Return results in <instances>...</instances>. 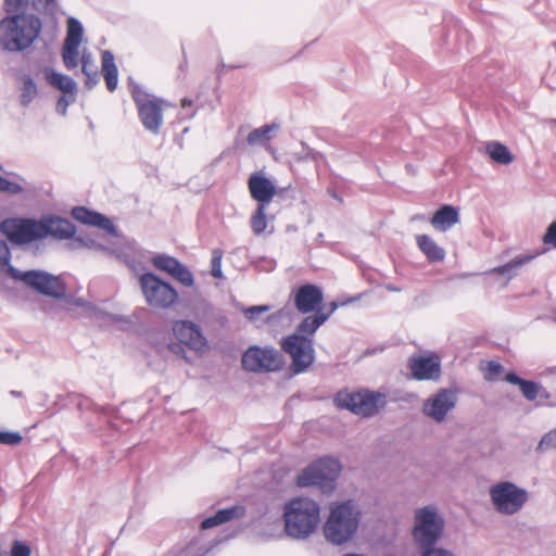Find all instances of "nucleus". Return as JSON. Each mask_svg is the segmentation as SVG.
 <instances>
[{
	"instance_id": "nucleus-48",
	"label": "nucleus",
	"mask_w": 556,
	"mask_h": 556,
	"mask_svg": "<svg viewBox=\"0 0 556 556\" xmlns=\"http://www.w3.org/2000/svg\"><path fill=\"white\" fill-rule=\"evenodd\" d=\"M102 75L105 79L108 90L110 92L115 91L118 85V68L116 67L110 71H105L102 73Z\"/></svg>"
},
{
	"instance_id": "nucleus-8",
	"label": "nucleus",
	"mask_w": 556,
	"mask_h": 556,
	"mask_svg": "<svg viewBox=\"0 0 556 556\" xmlns=\"http://www.w3.org/2000/svg\"><path fill=\"white\" fill-rule=\"evenodd\" d=\"M445 520L434 505H426L415 511L412 536L417 548L437 544L443 536Z\"/></svg>"
},
{
	"instance_id": "nucleus-16",
	"label": "nucleus",
	"mask_w": 556,
	"mask_h": 556,
	"mask_svg": "<svg viewBox=\"0 0 556 556\" xmlns=\"http://www.w3.org/2000/svg\"><path fill=\"white\" fill-rule=\"evenodd\" d=\"M408 368L417 381H437L441 377V358L437 354L414 355L408 359Z\"/></svg>"
},
{
	"instance_id": "nucleus-3",
	"label": "nucleus",
	"mask_w": 556,
	"mask_h": 556,
	"mask_svg": "<svg viewBox=\"0 0 556 556\" xmlns=\"http://www.w3.org/2000/svg\"><path fill=\"white\" fill-rule=\"evenodd\" d=\"M42 21L30 12L7 14L0 20V47L7 52H24L40 37Z\"/></svg>"
},
{
	"instance_id": "nucleus-24",
	"label": "nucleus",
	"mask_w": 556,
	"mask_h": 556,
	"mask_svg": "<svg viewBox=\"0 0 556 556\" xmlns=\"http://www.w3.org/2000/svg\"><path fill=\"white\" fill-rule=\"evenodd\" d=\"M418 249L422 252L430 263L443 262L445 258V250L438 245L429 235H418L416 237Z\"/></svg>"
},
{
	"instance_id": "nucleus-32",
	"label": "nucleus",
	"mask_w": 556,
	"mask_h": 556,
	"mask_svg": "<svg viewBox=\"0 0 556 556\" xmlns=\"http://www.w3.org/2000/svg\"><path fill=\"white\" fill-rule=\"evenodd\" d=\"M79 47L80 45H73L63 42L61 55L63 59L64 66L71 71L77 67L79 63Z\"/></svg>"
},
{
	"instance_id": "nucleus-46",
	"label": "nucleus",
	"mask_w": 556,
	"mask_h": 556,
	"mask_svg": "<svg viewBox=\"0 0 556 556\" xmlns=\"http://www.w3.org/2000/svg\"><path fill=\"white\" fill-rule=\"evenodd\" d=\"M270 309V305L264 304V305H252L247 308H244L243 314L244 316L251 320H256L262 314L268 312Z\"/></svg>"
},
{
	"instance_id": "nucleus-62",
	"label": "nucleus",
	"mask_w": 556,
	"mask_h": 556,
	"mask_svg": "<svg viewBox=\"0 0 556 556\" xmlns=\"http://www.w3.org/2000/svg\"><path fill=\"white\" fill-rule=\"evenodd\" d=\"M280 316H281V311L277 312L275 314H271L266 317V323L270 324V323L275 321L276 319H278Z\"/></svg>"
},
{
	"instance_id": "nucleus-64",
	"label": "nucleus",
	"mask_w": 556,
	"mask_h": 556,
	"mask_svg": "<svg viewBox=\"0 0 556 556\" xmlns=\"http://www.w3.org/2000/svg\"><path fill=\"white\" fill-rule=\"evenodd\" d=\"M165 556H187V549L182 548L177 552L168 553Z\"/></svg>"
},
{
	"instance_id": "nucleus-61",
	"label": "nucleus",
	"mask_w": 556,
	"mask_h": 556,
	"mask_svg": "<svg viewBox=\"0 0 556 556\" xmlns=\"http://www.w3.org/2000/svg\"><path fill=\"white\" fill-rule=\"evenodd\" d=\"M74 304H75L76 306L86 307V308H88L89 311H90V306H92V304H90V303L86 302L85 300H83V299H80V298L76 299V300L74 301Z\"/></svg>"
},
{
	"instance_id": "nucleus-43",
	"label": "nucleus",
	"mask_w": 556,
	"mask_h": 556,
	"mask_svg": "<svg viewBox=\"0 0 556 556\" xmlns=\"http://www.w3.org/2000/svg\"><path fill=\"white\" fill-rule=\"evenodd\" d=\"M222 258H223V251L220 249H214L212 252V260H211V275L217 279H222L224 277V274L222 270Z\"/></svg>"
},
{
	"instance_id": "nucleus-57",
	"label": "nucleus",
	"mask_w": 556,
	"mask_h": 556,
	"mask_svg": "<svg viewBox=\"0 0 556 556\" xmlns=\"http://www.w3.org/2000/svg\"><path fill=\"white\" fill-rule=\"evenodd\" d=\"M303 147V154H301L298 160L306 161V160H314L315 159V152L304 142L301 143Z\"/></svg>"
},
{
	"instance_id": "nucleus-39",
	"label": "nucleus",
	"mask_w": 556,
	"mask_h": 556,
	"mask_svg": "<svg viewBox=\"0 0 556 556\" xmlns=\"http://www.w3.org/2000/svg\"><path fill=\"white\" fill-rule=\"evenodd\" d=\"M31 5V0H3V11L5 14L27 12V9Z\"/></svg>"
},
{
	"instance_id": "nucleus-13",
	"label": "nucleus",
	"mask_w": 556,
	"mask_h": 556,
	"mask_svg": "<svg viewBox=\"0 0 556 556\" xmlns=\"http://www.w3.org/2000/svg\"><path fill=\"white\" fill-rule=\"evenodd\" d=\"M490 497L498 514L511 516L523 508L529 500V493L511 481H500L491 485Z\"/></svg>"
},
{
	"instance_id": "nucleus-36",
	"label": "nucleus",
	"mask_w": 556,
	"mask_h": 556,
	"mask_svg": "<svg viewBox=\"0 0 556 556\" xmlns=\"http://www.w3.org/2000/svg\"><path fill=\"white\" fill-rule=\"evenodd\" d=\"M31 8L37 12H43L45 15L54 17L58 9V0H31Z\"/></svg>"
},
{
	"instance_id": "nucleus-47",
	"label": "nucleus",
	"mask_w": 556,
	"mask_h": 556,
	"mask_svg": "<svg viewBox=\"0 0 556 556\" xmlns=\"http://www.w3.org/2000/svg\"><path fill=\"white\" fill-rule=\"evenodd\" d=\"M11 556H30L31 548L30 546L21 540H15L11 546Z\"/></svg>"
},
{
	"instance_id": "nucleus-50",
	"label": "nucleus",
	"mask_w": 556,
	"mask_h": 556,
	"mask_svg": "<svg viewBox=\"0 0 556 556\" xmlns=\"http://www.w3.org/2000/svg\"><path fill=\"white\" fill-rule=\"evenodd\" d=\"M193 101L188 98L181 100V112L179 113L181 119L192 118L197 114V110H191Z\"/></svg>"
},
{
	"instance_id": "nucleus-18",
	"label": "nucleus",
	"mask_w": 556,
	"mask_h": 556,
	"mask_svg": "<svg viewBox=\"0 0 556 556\" xmlns=\"http://www.w3.org/2000/svg\"><path fill=\"white\" fill-rule=\"evenodd\" d=\"M176 339L191 350L199 351L206 344L200 326L191 320H179L173 326Z\"/></svg>"
},
{
	"instance_id": "nucleus-63",
	"label": "nucleus",
	"mask_w": 556,
	"mask_h": 556,
	"mask_svg": "<svg viewBox=\"0 0 556 556\" xmlns=\"http://www.w3.org/2000/svg\"><path fill=\"white\" fill-rule=\"evenodd\" d=\"M238 67H239L238 65H227L225 63H222L220 67L218 70V74H222L226 70H232V68H238Z\"/></svg>"
},
{
	"instance_id": "nucleus-54",
	"label": "nucleus",
	"mask_w": 556,
	"mask_h": 556,
	"mask_svg": "<svg viewBox=\"0 0 556 556\" xmlns=\"http://www.w3.org/2000/svg\"><path fill=\"white\" fill-rule=\"evenodd\" d=\"M275 197H277L281 200H286V199L294 200L295 191L291 185H288L287 187H280V188L277 187V194Z\"/></svg>"
},
{
	"instance_id": "nucleus-21",
	"label": "nucleus",
	"mask_w": 556,
	"mask_h": 556,
	"mask_svg": "<svg viewBox=\"0 0 556 556\" xmlns=\"http://www.w3.org/2000/svg\"><path fill=\"white\" fill-rule=\"evenodd\" d=\"M460 219L459 208L451 204H442L430 218L432 227L439 231H447Z\"/></svg>"
},
{
	"instance_id": "nucleus-28",
	"label": "nucleus",
	"mask_w": 556,
	"mask_h": 556,
	"mask_svg": "<svg viewBox=\"0 0 556 556\" xmlns=\"http://www.w3.org/2000/svg\"><path fill=\"white\" fill-rule=\"evenodd\" d=\"M81 72L86 76V88L88 90L93 89L99 83V74L91 59V54L85 51L81 54Z\"/></svg>"
},
{
	"instance_id": "nucleus-10",
	"label": "nucleus",
	"mask_w": 556,
	"mask_h": 556,
	"mask_svg": "<svg viewBox=\"0 0 556 556\" xmlns=\"http://www.w3.org/2000/svg\"><path fill=\"white\" fill-rule=\"evenodd\" d=\"M280 348L291 358L289 366L291 376L306 372L316 359L314 339L308 336L290 333L281 338Z\"/></svg>"
},
{
	"instance_id": "nucleus-29",
	"label": "nucleus",
	"mask_w": 556,
	"mask_h": 556,
	"mask_svg": "<svg viewBox=\"0 0 556 556\" xmlns=\"http://www.w3.org/2000/svg\"><path fill=\"white\" fill-rule=\"evenodd\" d=\"M279 128V124L271 123L265 124L258 128L253 129L247 137V142L250 146L265 144L271 140L270 132Z\"/></svg>"
},
{
	"instance_id": "nucleus-34",
	"label": "nucleus",
	"mask_w": 556,
	"mask_h": 556,
	"mask_svg": "<svg viewBox=\"0 0 556 556\" xmlns=\"http://www.w3.org/2000/svg\"><path fill=\"white\" fill-rule=\"evenodd\" d=\"M97 214V211L90 210L86 206H74L71 211V215L75 220L87 226H92Z\"/></svg>"
},
{
	"instance_id": "nucleus-27",
	"label": "nucleus",
	"mask_w": 556,
	"mask_h": 556,
	"mask_svg": "<svg viewBox=\"0 0 556 556\" xmlns=\"http://www.w3.org/2000/svg\"><path fill=\"white\" fill-rule=\"evenodd\" d=\"M22 86L20 88V103L23 108L29 106L38 94V87L35 79L29 74H23L18 77Z\"/></svg>"
},
{
	"instance_id": "nucleus-55",
	"label": "nucleus",
	"mask_w": 556,
	"mask_h": 556,
	"mask_svg": "<svg viewBox=\"0 0 556 556\" xmlns=\"http://www.w3.org/2000/svg\"><path fill=\"white\" fill-rule=\"evenodd\" d=\"M504 380L513 386H520L525 378H521L515 370L505 374Z\"/></svg>"
},
{
	"instance_id": "nucleus-59",
	"label": "nucleus",
	"mask_w": 556,
	"mask_h": 556,
	"mask_svg": "<svg viewBox=\"0 0 556 556\" xmlns=\"http://www.w3.org/2000/svg\"><path fill=\"white\" fill-rule=\"evenodd\" d=\"M340 306H341L340 300L332 301L329 304V311L328 312H324V314H329V317H330Z\"/></svg>"
},
{
	"instance_id": "nucleus-2",
	"label": "nucleus",
	"mask_w": 556,
	"mask_h": 556,
	"mask_svg": "<svg viewBox=\"0 0 556 556\" xmlns=\"http://www.w3.org/2000/svg\"><path fill=\"white\" fill-rule=\"evenodd\" d=\"M8 242L12 245L8 239H0V268L3 269L11 279L23 282L26 287L41 295L55 300H70L66 296V283L60 276H55L42 269L22 271L13 266L11 263L12 253Z\"/></svg>"
},
{
	"instance_id": "nucleus-58",
	"label": "nucleus",
	"mask_w": 556,
	"mask_h": 556,
	"mask_svg": "<svg viewBox=\"0 0 556 556\" xmlns=\"http://www.w3.org/2000/svg\"><path fill=\"white\" fill-rule=\"evenodd\" d=\"M549 397V392L542 384H540V394L538 395L540 404H544V401L548 400Z\"/></svg>"
},
{
	"instance_id": "nucleus-30",
	"label": "nucleus",
	"mask_w": 556,
	"mask_h": 556,
	"mask_svg": "<svg viewBox=\"0 0 556 556\" xmlns=\"http://www.w3.org/2000/svg\"><path fill=\"white\" fill-rule=\"evenodd\" d=\"M84 37V26L81 22L76 17H68L67 20V31L64 39L66 43L81 45Z\"/></svg>"
},
{
	"instance_id": "nucleus-35",
	"label": "nucleus",
	"mask_w": 556,
	"mask_h": 556,
	"mask_svg": "<svg viewBox=\"0 0 556 556\" xmlns=\"http://www.w3.org/2000/svg\"><path fill=\"white\" fill-rule=\"evenodd\" d=\"M170 277H173L174 279H176L186 287H192L194 285L193 274L181 262L177 265Z\"/></svg>"
},
{
	"instance_id": "nucleus-44",
	"label": "nucleus",
	"mask_w": 556,
	"mask_h": 556,
	"mask_svg": "<svg viewBox=\"0 0 556 556\" xmlns=\"http://www.w3.org/2000/svg\"><path fill=\"white\" fill-rule=\"evenodd\" d=\"M23 441V435L18 431L0 430V443L10 446H16Z\"/></svg>"
},
{
	"instance_id": "nucleus-41",
	"label": "nucleus",
	"mask_w": 556,
	"mask_h": 556,
	"mask_svg": "<svg viewBox=\"0 0 556 556\" xmlns=\"http://www.w3.org/2000/svg\"><path fill=\"white\" fill-rule=\"evenodd\" d=\"M25 191L23 185L17 181L9 180L8 178L0 175V192L8 193L10 195H17Z\"/></svg>"
},
{
	"instance_id": "nucleus-22",
	"label": "nucleus",
	"mask_w": 556,
	"mask_h": 556,
	"mask_svg": "<svg viewBox=\"0 0 556 556\" xmlns=\"http://www.w3.org/2000/svg\"><path fill=\"white\" fill-rule=\"evenodd\" d=\"M533 258L534 255L531 254L519 255L504 265H500L484 271L483 275L501 276L504 279L503 285L506 286L515 276H517V268L530 263Z\"/></svg>"
},
{
	"instance_id": "nucleus-5",
	"label": "nucleus",
	"mask_w": 556,
	"mask_h": 556,
	"mask_svg": "<svg viewBox=\"0 0 556 556\" xmlns=\"http://www.w3.org/2000/svg\"><path fill=\"white\" fill-rule=\"evenodd\" d=\"M282 517L289 538L306 540L320 522V506L309 497H293L285 504Z\"/></svg>"
},
{
	"instance_id": "nucleus-60",
	"label": "nucleus",
	"mask_w": 556,
	"mask_h": 556,
	"mask_svg": "<svg viewBox=\"0 0 556 556\" xmlns=\"http://www.w3.org/2000/svg\"><path fill=\"white\" fill-rule=\"evenodd\" d=\"M91 404L92 403L88 399L80 400L77 403V408H78V410L83 412L85 408H88V406L91 405Z\"/></svg>"
},
{
	"instance_id": "nucleus-40",
	"label": "nucleus",
	"mask_w": 556,
	"mask_h": 556,
	"mask_svg": "<svg viewBox=\"0 0 556 556\" xmlns=\"http://www.w3.org/2000/svg\"><path fill=\"white\" fill-rule=\"evenodd\" d=\"M549 450H556V428L547 431L540 440L535 452L544 453Z\"/></svg>"
},
{
	"instance_id": "nucleus-49",
	"label": "nucleus",
	"mask_w": 556,
	"mask_h": 556,
	"mask_svg": "<svg viewBox=\"0 0 556 556\" xmlns=\"http://www.w3.org/2000/svg\"><path fill=\"white\" fill-rule=\"evenodd\" d=\"M504 370L503 365L497 361H490L486 366L485 378L493 380L495 377L501 375Z\"/></svg>"
},
{
	"instance_id": "nucleus-4",
	"label": "nucleus",
	"mask_w": 556,
	"mask_h": 556,
	"mask_svg": "<svg viewBox=\"0 0 556 556\" xmlns=\"http://www.w3.org/2000/svg\"><path fill=\"white\" fill-rule=\"evenodd\" d=\"M362 518L361 508L351 498L332 504L323 525L326 541L334 546L346 544L355 536Z\"/></svg>"
},
{
	"instance_id": "nucleus-33",
	"label": "nucleus",
	"mask_w": 556,
	"mask_h": 556,
	"mask_svg": "<svg viewBox=\"0 0 556 556\" xmlns=\"http://www.w3.org/2000/svg\"><path fill=\"white\" fill-rule=\"evenodd\" d=\"M269 204H256V210L251 217V227L255 235H262L267 227L266 210Z\"/></svg>"
},
{
	"instance_id": "nucleus-20",
	"label": "nucleus",
	"mask_w": 556,
	"mask_h": 556,
	"mask_svg": "<svg viewBox=\"0 0 556 556\" xmlns=\"http://www.w3.org/2000/svg\"><path fill=\"white\" fill-rule=\"evenodd\" d=\"M443 23L444 27L448 28L443 35V45H450L448 36L453 33L456 39L455 49L458 52L463 50L469 51L470 34L467 29L463 28L459 21L455 20L453 15H445Z\"/></svg>"
},
{
	"instance_id": "nucleus-52",
	"label": "nucleus",
	"mask_w": 556,
	"mask_h": 556,
	"mask_svg": "<svg viewBox=\"0 0 556 556\" xmlns=\"http://www.w3.org/2000/svg\"><path fill=\"white\" fill-rule=\"evenodd\" d=\"M116 67L114 54L110 50H104L102 52V73Z\"/></svg>"
},
{
	"instance_id": "nucleus-15",
	"label": "nucleus",
	"mask_w": 556,
	"mask_h": 556,
	"mask_svg": "<svg viewBox=\"0 0 556 556\" xmlns=\"http://www.w3.org/2000/svg\"><path fill=\"white\" fill-rule=\"evenodd\" d=\"M296 311L301 314L323 312L324 292L315 283H304L291 293Z\"/></svg>"
},
{
	"instance_id": "nucleus-37",
	"label": "nucleus",
	"mask_w": 556,
	"mask_h": 556,
	"mask_svg": "<svg viewBox=\"0 0 556 556\" xmlns=\"http://www.w3.org/2000/svg\"><path fill=\"white\" fill-rule=\"evenodd\" d=\"M519 389L527 401H534L540 394V383L534 380L525 379Z\"/></svg>"
},
{
	"instance_id": "nucleus-17",
	"label": "nucleus",
	"mask_w": 556,
	"mask_h": 556,
	"mask_svg": "<svg viewBox=\"0 0 556 556\" xmlns=\"http://www.w3.org/2000/svg\"><path fill=\"white\" fill-rule=\"evenodd\" d=\"M251 198L257 204H270L277 194V186L262 172H254L248 179Z\"/></svg>"
},
{
	"instance_id": "nucleus-38",
	"label": "nucleus",
	"mask_w": 556,
	"mask_h": 556,
	"mask_svg": "<svg viewBox=\"0 0 556 556\" xmlns=\"http://www.w3.org/2000/svg\"><path fill=\"white\" fill-rule=\"evenodd\" d=\"M92 227H97L101 230H104L106 233L116 237L117 228L115 224L110 219L108 216L103 215L102 213L98 212L97 217L94 219V223L92 224Z\"/></svg>"
},
{
	"instance_id": "nucleus-23",
	"label": "nucleus",
	"mask_w": 556,
	"mask_h": 556,
	"mask_svg": "<svg viewBox=\"0 0 556 556\" xmlns=\"http://www.w3.org/2000/svg\"><path fill=\"white\" fill-rule=\"evenodd\" d=\"M45 77L49 85L61 90L64 94L72 97L75 101L77 93V83L68 75L56 72L51 67L45 68Z\"/></svg>"
},
{
	"instance_id": "nucleus-1",
	"label": "nucleus",
	"mask_w": 556,
	"mask_h": 556,
	"mask_svg": "<svg viewBox=\"0 0 556 556\" xmlns=\"http://www.w3.org/2000/svg\"><path fill=\"white\" fill-rule=\"evenodd\" d=\"M0 232L13 248L25 250L48 237L59 240L74 239L80 247L105 251L106 247L99 243L91 233L75 237L76 226L67 218L47 214L39 218L17 216L8 217L0 222Z\"/></svg>"
},
{
	"instance_id": "nucleus-42",
	"label": "nucleus",
	"mask_w": 556,
	"mask_h": 556,
	"mask_svg": "<svg viewBox=\"0 0 556 556\" xmlns=\"http://www.w3.org/2000/svg\"><path fill=\"white\" fill-rule=\"evenodd\" d=\"M90 313L93 317L98 319H103L111 323L128 321L126 317L117 314L108 313L96 305L90 306Z\"/></svg>"
},
{
	"instance_id": "nucleus-51",
	"label": "nucleus",
	"mask_w": 556,
	"mask_h": 556,
	"mask_svg": "<svg viewBox=\"0 0 556 556\" xmlns=\"http://www.w3.org/2000/svg\"><path fill=\"white\" fill-rule=\"evenodd\" d=\"M543 242L556 249V220H553L546 228Z\"/></svg>"
},
{
	"instance_id": "nucleus-31",
	"label": "nucleus",
	"mask_w": 556,
	"mask_h": 556,
	"mask_svg": "<svg viewBox=\"0 0 556 556\" xmlns=\"http://www.w3.org/2000/svg\"><path fill=\"white\" fill-rule=\"evenodd\" d=\"M151 263L156 269L170 276L180 261L175 256L163 253L152 256Z\"/></svg>"
},
{
	"instance_id": "nucleus-14",
	"label": "nucleus",
	"mask_w": 556,
	"mask_h": 556,
	"mask_svg": "<svg viewBox=\"0 0 556 556\" xmlns=\"http://www.w3.org/2000/svg\"><path fill=\"white\" fill-rule=\"evenodd\" d=\"M457 404L456 391L447 388L440 389L422 404V413L437 422L445 420L450 410Z\"/></svg>"
},
{
	"instance_id": "nucleus-6",
	"label": "nucleus",
	"mask_w": 556,
	"mask_h": 556,
	"mask_svg": "<svg viewBox=\"0 0 556 556\" xmlns=\"http://www.w3.org/2000/svg\"><path fill=\"white\" fill-rule=\"evenodd\" d=\"M340 460L331 455H325L309 463L296 475V485L300 488H316L325 495H331L337 489L341 473Z\"/></svg>"
},
{
	"instance_id": "nucleus-53",
	"label": "nucleus",
	"mask_w": 556,
	"mask_h": 556,
	"mask_svg": "<svg viewBox=\"0 0 556 556\" xmlns=\"http://www.w3.org/2000/svg\"><path fill=\"white\" fill-rule=\"evenodd\" d=\"M74 101H72V97L68 94H63V96L59 97V99L56 101V112L63 116L66 115L67 108Z\"/></svg>"
},
{
	"instance_id": "nucleus-26",
	"label": "nucleus",
	"mask_w": 556,
	"mask_h": 556,
	"mask_svg": "<svg viewBox=\"0 0 556 556\" xmlns=\"http://www.w3.org/2000/svg\"><path fill=\"white\" fill-rule=\"evenodd\" d=\"M485 152L492 161L501 165H508L514 161L510 150L498 141L489 142L485 147Z\"/></svg>"
},
{
	"instance_id": "nucleus-12",
	"label": "nucleus",
	"mask_w": 556,
	"mask_h": 556,
	"mask_svg": "<svg viewBox=\"0 0 556 556\" xmlns=\"http://www.w3.org/2000/svg\"><path fill=\"white\" fill-rule=\"evenodd\" d=\"M286 364L283 355L273 345H250L241 356V366L249 372L280 371Z\"/></svg>"
},
{
	"instance_id": "nucleus-9",
	"label": "nucleus",
	"mask_w": 556,
	"mask_h": 556,
	"mask_svg": "<svg viewBox=\"0 0 556 556\" xmlns=\"http://www.w3.org/2000/svg\"><path fill=\"white\" fill-rule=\"evenodd\" d=\"M128 86L142 126L149 132L157 135L163 125L162 104L165 100L147 92L132 78H129Z\"/></svg>"
},
{
	"instance_id": "nucleus-19",
	"label": "nucleus",
	"mask_w": 556,
	"mask_h": 556,
	"mask_svg": "<svg viewBox=\"0 0 556 556\" xmlns=\"http://www.w3.org/2000/svg\"><path fill=\"white\" fill-rule=\"evenodd\" d=\"M247 514V508L244 505H233L226 508L218 509L214 515L204 518L200 523L201 530L212 529L214 527L220 526L233 519H239L244 517Z\"/></svg>"
},
{
	"instance_id": "nucleus-11",
	"label": "nucleus",
	"mask_w": 556,
	"mask_h": 556,
	"mask_svg": "<svg viewBox=\"0 0 556 556\" xmlns=\"http://www.w3.org/2000/svg\"><path fill=\"white\" fill-rule=\"evenodd\" d=\"M139 283L149 306L166 309L178 303L179 294L176 288L155 273H143Z\"/></svg>"
},
{
	"instance_id": "nucleus-56",
	"label": "nucleus",
	"mask_w": 556,
	"mask_h": 556,
	"mask_svg": "<svg viewBox=\"0 0 556 556\" xmlns=\"http://www.w3.org/2000/svg\"><path fill=\"white\" fill-rule=\"evenodd\" d=\"M167 349L168 351H170L172 353H174L175 355H178V356H182L186 358V350H185V344L184 343H180L179 341L177 342H169L167 344Z\"/></svg>"
},
{
	"instance_id": "nucleus-45",
	"label": "nucleus",
	"mask_w": 556,
	"mask_h": 556,
	"mask_svg": "<svg viewBox=\"0 0 556 556\" xmlns=\"http://www.w3.org/2000/svg\"><path fill=\"white\" fill-rule=\"evenodd\" d=\"M417 549L420 556H454L451 551L444 547H437V544H429Z\"/></svg>"
},
{
	"instance_id": "nucleus-7",
	"label": "nucleus",
	"mask_w": 556,
	"mask_h": 556,
	"mask_svg": "<svg viewBox=\"0 0 556 556\" xmlns=\"http://www.w3.org/2000/svg\"><path fill=\"white\" fill-rule=\"evenodd\" d=\"M337 408L354 415L370 418L383 410L388 404L387 395L367 388L357 390L342 389L333 396Z\"/></svg>"
},
{
	"instance_id": "nucleus-25",
	"label": "nucleus",
	"mask_w": 556,
	"mask_h": 556,
	"mask_svg": "<svg viewBox=\"0 0 556 556\" xmlns=\"http://www.w3.org/2000/svg\"><path fill=\"white\" fill-rule=\"evenodd\" d=\"M329 319V314L324 312L313 313L304 317L295 327L293 333L313 338L315 332Z\"/></svg>"
}]
</instances>
